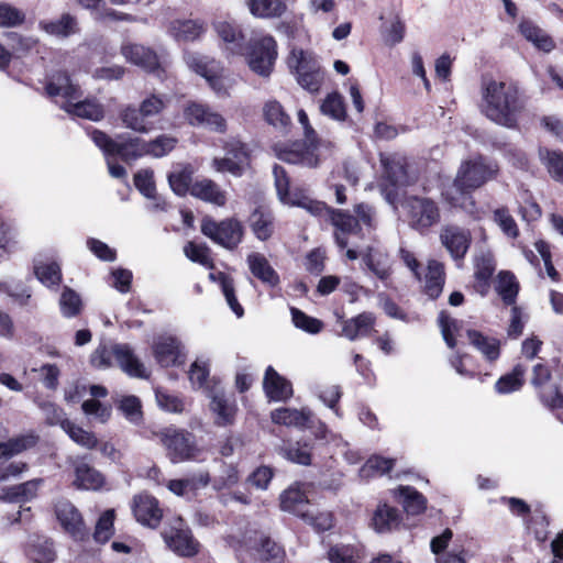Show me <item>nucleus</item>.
<instances>
[{"mask_svg": "<svg viewBox=\"0 0 563 563\" xmlns=\"http://www.w3.org/2000/svg\"><path fill=\"white\" fill-rule=\"evenodd\" d=\"M288 67L297 76L320 69L317 57L307 51L292 48L288 57Z\"/></svg>", "mask_w": 563, "mask_h": 563, "instance_id": "473e14b6", "label": "nucleus"}, {"mask_svg": "<svg viewBox=\"0 0 563 563\" xmlns=\"http://www.w3.org/2000/svg\"><path fill=\"white\" fill-rule=\"evenodd\" d=\"M541 161L547 165L550 175L558 181L563 183V153L540 150Z\"/></svg>", "mask_w": 563, "mask_h": 563, "instance_id": "864d4df0", "label": "nucleus"}, {"mask_svg": "<svg viewBox=\"0 0 563 563\" xmlns=\"http://www.w3.org/2000/svg\"><path fill=\"white\" fill-rule=\"evenodd\" d=\"M90 135L93 143L106 156H119L122 161L130 163L146 155L145 141L141 137L135 136L117 141L99 130H92Z\"/></svg>", "mask_w": 563, "mask_h": 563, "instance_id": "423d86ee", "label": "nucleus"}, {"mask_svg": "<svg viewBox=\"0 0 563 563\" xmlns=\"http://www.w3.org/2000/svg\"><path fill=\"white\" fill-rule=\"evenodd\" d=\"M247 264L252 274L262 283L269 287L279 284V276L271 266L266 257L260 253H253L247 256Z\"/></svg>", "mask_w": 563, "mask_h": 563, "instance_id": "a878e982", "label": "nucleus"}, {"mask_svg": "<svg viewBox=\"0 0 563 563\" xmlns=\"http://www.w3.org/2000/svg\"><path fill=\"white\" fill-rule=\"evenodd\" d=\"M374 324V317L372 313H361L355 318L344 321L342 334L351 341L360 336L369 334Z\"/></svg>", "mask_w": 563, "mask_h": 563, "instance_id": "72a5a7b5", "label": "nucleus"}, {"mask_svg": "<svg viewBox=\"0 0 563 563\" xmlns=\"http://www.w3.org/2000/svg\"><path fill=\"white\" fill-rule=\"evenodd\" d=\"M398 494L401 498L400 503L408 515H419L426 509V498L415 488L401 486L398 489Z\"/></svg>", "mask_w": 563, "mask_h": 563, "instance_id": "79ce46f5", "label": "nucleus"}, {"mask_svg": "<svg viewBox=\"0 0 563 563\" xmlns=\"http://www.w3.org/2000/svg\"><path fill=\"white\" fill-rule=\"evenodd\" d=\"M393 465L394 460L375 455L369 457L361 467L360 476L362 478H369L376 475H384L393 468Z\"/></svg>", "mask_w": 563, "mask_h": 563, "instance_id": "3c124183", "label": "nucleus"}, {"mask_svg": "<svg viewBox=\"0 0 563 563\" xmlns=\"http://www.w3.org/2000/svg\"><path fill=\"white\" fill-rule=\"evenodd\" d=\"M210 409L216 415V423L227 426L232 423L236 412L235 400L231 396L219 393L212 397Z\"/></svg>", "mask_w": 563, "mask_h": 563, "instance_id": "c756f323", "label": "nucleus"}, {"mask_svg": "<svg viewBox=\"0 0 563 563\" xmlns=\"http://www.w3.org/2000/svg\"><path fill=\"white\" fill-rule=\"evenodd\" d=\"M38 26L46 34L60 38L69 37L78 32L77 19L69 13H64L54 21H41Z\"/></svg>", "mask_w": 563, "mask_h": 563, "instance_id": "393cba45", "label": "nucleus"}, {"mask_svg": "<svg viewBox=\"0 0 563 563\" xmlns=\"http://www.w3.org/2000/svg\"><path fill=\"white\" fill-rule=\"evenodd\" d=\"M111 356L128 375L137 378L147 377L144 365L126 344H115L111 351L106 346H99L91 354L90 362L97 368H107L111 365Z\"/></svg>", "mask_w": 563, "mask_h": 563, "instance_id": "7ed1b4c3", "label": "nucleus"}, {"mask_svg": "<svg viewBox=\"0 0 563 563\" xmlns=\"http://www.w3.org/2000/svg\"><path fill=\"white\" fill-rule=\"evenodd\" d=\"M331 224L334 227V239L340 249L349 245V236L357 235L361 231L358 220L342 210L333 209L328 211Z\"/></svg>", "mask_w": 563, "mask_h": 563, "instance_id": "dca6fc26", "label": "nucleus"}, {"mask_svg": "<svg viewBox=\"0 0 563 563\" xmlns=\"http://www.w3.org/2000/svg\"><path fill=\"white\" fill-rule=\"evenodd\" d=\"M170 34L176 41H195L202 33V27L191 20L174 21L170 25Z\"/></svg>", "mask_w": 563, "mask_h": 563, "instance_id": "a18cd8bd", "label": "nucleus"}, {"mask_svg": "<svg viewBox=\"0 0 563 563\" xmlns=\"http://www.w3.org/2000/svg\"><path fill=\"white\" fill-rule=\"evenodd\" d=\"M194 170L190 166H185L178 172H173L168 175V183L172 190L177 196H185L190 192L192 183Z\"/></svg>", "mask_w": 563, "mask_h": 563, "instance_id": "09e8293b", "label": "nucleus"}, {"mask_svg": "<svg viewBox=\"0 0 563 563\" xmlns=\"http://www.w3.org/2000/svg\"><path fill=\"white\" fill-rule=\"evenodd\" d=\"M177 143V139L170 135H159L151 142L145 141L146 155L162 157L168 154Z\"/></svg>", "mask_w": 563, "mask_h": 563, "instance_id": "680f3d73", "label": "nucleus"}, {"mask_svg": "<svg viewBox=\"0 0 563 563\" xmlns=\"http://www.w3.org/2000/svg\"><path fill=\"white\" fill-rule=\"evenodd\" d=\"M113 510H107L97 521L93 539L98 543H106L113 534Z\"/></svg>", "mask_w": 563, "mask_h": 563, "instance_id": "0e129e2a", "label": "nucleus"}, {"mask_svg": "<svg viewBox=\"0 0 563 563\" xmlns=\"http://www.w3.org/2000/svg\"><path fill=\"white\" fill-rule=\"evenodd\" d=\"M525 109V100L514 82L488 81L483 90V112L494 123L515 129Z\"/></svg>", "mask_w": 563, "mask_h": 563, "instance_id": "f03ea898", "label": "nucleus"}, {"mask_svg": "<svg viewBox=\"0 0 563 563\" xmlns=\"http://www.w3.org/2000/svg\"><path fill=\"white\" fill-rule=\"evenodd\" d=\"M43 479L35 478L25 483L0 487V499L9 503H24L33 499L42 485Z\"/></svg>", "mask_w": 563, "mask_h": 563, "instance_id": "412c9836", "label": "nucleus"}, {"mask_svg": "<svg viewBox=\"0 0 563 563\" xmlns=\"http://www.w3.org/2000/svg\"><path fill=\"white\" fill-rule=\"evenodd\" d=\"M190 195L205 202L223 207L227 203V192L214 180L209 178L198 179L192 183Z\"/></svg>", "mask_w": 563, "mask_h": 563, "instance_id": "aec40b11", "label": "nucleus"}, {"mask_svg": "<svg viewBox=\"0 0 563 563\" xmlns=\"http://www.w3.org/2000/svg\"><path fill=\"white\" fill-rule=\"evenodd\" d=\"M408 221L411 228L423 231L440 220V211L434 201L429 198L409 197L406 200Z\"/></svg>", "mask_w": 563, "mask_h": 563, "instance_id": "9d476101", "label": "nucleus"}, {"mask_svg": "<svg viewBox=\"0 0 563 563\" xmlns=\"http://www.w3.org/2000/svg\"><path fill=\"white\" fill-rule=\"evenodd\" d=\"M119 409L124 417L132 423H140L142 420V405L137 397L125 396L121 399Z\"/></svg>", "mask_w": 563, "mask_h": 563, "instance_id": "69168bd1", "label": "nucleus"}, {"mask_svg": "<svg viewBox=\"0 0 563 563\" xmlns=\"http://www.w3.org/2000/svg\"><path fill=\"white\" fill-rule=\"evenodd\" d=\"M519 31L539 51L550 53L555 47L552 37L530 21H522L519 24Z\"/></svg>", "mask_w": 563, "mask_h": 563, "instance_id": "c85d7f7f", "label": "nucleus"}, {"mask_svg": "<svg viewBox=\"0 0 563 563\" xmlns=\"http://www.w3.org/2000/svg\"><path fill=\"white\" fill-rule=\"evenodd\" d=\"M132 510L137 522L152 529L157 528L163 518L158 500L145 493L134 496Z\"/></svg>", "mask_w": 563, "mask_h": 563, "instance_id": "4468645a", "label": "nucleus"}, {"mask_svg": "<svg viewBox=\"0 0 563 563\" xmlns=\"http://www.w3.org/2000/svg\"><path fill=\"white\" fill-rule=\"evenodd\" d=\"M46 91L51 97L62 96L66 101H75L81 96L79 87L73 84L69 76L63 71L52 76L46 85Z\"/></svg>", "mask_w": 563, "mask_h": 563, "instance_id": "4be33fe9", "label": "nucleus"}, {"mask_svg": "<svg viewBox=\"0 0 563 563\" xmlns=\"http://www.w3.org/2000/svg\"><path fill=\"white\" fill-rule=\"evenodd\" d=\"M320 110L324 115H329L335 120H344L346 114L343 99L336 92L328 95L323 100Z\"/></svg>", "mask_w": 563, "mask_h": 563, "instance_id": "e2e57ef3", "label": "nucleus"}, {"mask_svg": "<svg viewBox=\"0 0 563 563\" xmlns=\"http://www.w3.org/2000/svg\"><path fill=\"white\" fill-rule=\"evenodd\" d=\"M291 313V320L296 328L310 333V334H317L319 333L322 328L323 323L321 320L310 317L306 314L303 311L299 310L298 308H290Z\"/></svg>", "mask_w": 563, "mask_h": 563, "instance_id": "603ef678", "label": "nucleus"}, {"mask_svg": "<svg viewBox=\"0 0 563 563\" xmlns=\"http://www.w3.org/2000/svg\"><path fill=\"white\" fill-rule=\"evenodd\" d=\"M444 279L445 275L443 265L434 260L429 261L426 274L424 291L430 298L435 299L441 295Z\"/></svg>", "mask_w": 563, "mask_h": 563, "instance_id": "e433bc0d", "label": "nucleus"}, {"mask_svg": "<svg viewBox=\"0 0 563 563\" xmlns=\"http://www.w3.org/2000/svg\"><path fill=\"white\" fill-rule=\"evenodd\" d=\"M380 163L384 167L386 179L393 188L384 186L382 192L389 203H394L397 198L396 187L408 186L415 181L407 170L406 159L397 155L380 154Z\"/></svg>", "mask_w": 563, "mask_h": 563, "instance_id": "1a4fd4ad", "label": "nucleus"}, {"mask_svg": "<svg viewBox=\"0 0 563 563\" xmlns=\"http://www.w3.org/2000/svg\"><path fill=\"white\" fill-rule=\"evenodd\" d=\"M284 558V549L269 538H264L250 563H282Z\"/></svg>", "mask_w": 563, "mask_h": 563, "instance_id": "ea45409f", "label": "nucleus"}, {"mask_svg": "<svg viewBox=\"0 0 563 563\" xmlns=\"http://www.w3.org/2000/svg\"><path fill=\"white\" fill-rule=\"evenodd\" d=\"M498 165L486 157L478 155L461 163L455 178L451 185L443 189L442 196L453 207H459L479 218L472 191L481 188L498 174Z\"/></svg>", "mask_w": 563, "mask_h": 563, "instance_id": "f257e3e1", "label": "nucleus"}, {"mask_svg": "<svg viewBox=\"0 0 563 563\" xmlns=\"http://www.w3.org/2000/svg\"><path fill=\"white\" fill-rule=\"evenodd\" d=\"M474 276L476 279L486 283L494 274L496 264L489 252H479L474 260Z\"/></svg>", "mask_w": 563, "mask_h": 563, "instance_id": "5fc2aeb1", "label": "nucleus"}, {"mask_svg": "<svg viewBox=\"0 0 563 563\" xmlns=\"http://www.w3.org/2000/svg\"><path fill=\"white\" fill-rule=\"evenodd\" d=\"M60 427L78 445L89 450L96 448L98 440L92 432L84 430L68 419L63 420Z\"/></svg>", "mask_w": 563, "mask_h": 563, "instance_id": "37998d69", "label": "nucleus"}, {"mask_svg": "<svg viewBox=\"0 0 563 563\" xmlns=\"http://www.w3.org/2000/svg\"><path fill=\"white\" fill-rule=\"evenodd\" d=\"M467 338L487 360L494 361L499 356V342L496 339L485 336L476 330H468Z\"/></svg>", "mask_w": 563, "mask_h": 563, "instance_id": "a19ab883", "label": "nucleus"}, {"mask_svg": "<svg viewBox=\"0 0 563 563\" xmlns=\"http://www.w3.org/2000/svg\"><path fill=\"white\" fill-rule=\"evenodd\" d=\"M161 534L168 549L176 554L180 556L197 554L198 542L192 538L189 528L180 517L169 519Z\"/></svg>", "mask_w": 563, "mask_h": 563, "instance_id": "0eeeda50", "label": "nucleus"}, {"mask_svg": "<svg viewBox=\"0 0 563 563\" xmlns=\"http://www.w3.org/2000/svg\"><path fill=\"white\" fill-rule=\"evenodd\" d=\"M166 106L167 99L164 96L152 93L140 103L139 108L126 106L122 109L120 118L128 129L147 133L152 129L147 120L161 114Z\"/></svg>", "mask_w": 563, "mask_h": 563, "instance_id": "39448f33", "label": "nucleus"}, {"mask_svg": "<svg viewBox=\"0 0 563 563\" xmlns=\"http://www.w3.org/2000/svg\"><path fill=\"white\" fill-rule=\"evenodd\" d=\"M526 373V367L521 364H518L514 367V369L501 376L495 385L497 393L499 394H509L516 390H519L523 385V377Z\"/></svg>", "mask_w": 563, "mask_h": 563, "instance_id": "c03bdc74", "label": "nucleus"}, {"mask_svg": "<svg viewBox=\"0 0 563 563\" xmlns=\"http://www.w3.org/2000/svg\"><path fill=\"white\" fill-rule=\"evenodd\" d=\"M243 54H245L246 63L253 73L268 78L278 56L277 43L272 35L253 38Z\"/></svg>", "mask_w": 563, "mask_h": 563, "instance_id": "20e7f679", "label": "nucleus"}, {"mask_svg": "<svg viewBox=\"0 0 563 563\" xmlns=\"http://www.w3.org/2000/svg\"><path fill=\"white\" fill-rule=\"evenodd\" d=\"M185 60L190 68L195 69L199 75L207 79L210 87L217 93H221L224 90L223 80L221 79V77L212 73L213 68L208 69V65L205 62L203 57L194 53H186Z\"/></svg>", "mask_w": 563, "mask_h": 563, "instance_id": "c9c22d12", "label": "nucleus"}, {"mask_svg": "<svg viewBox=\"0 0 563 563\" xmlns=\"http://www.w3.org/2000/svg\"><path fill=\"white\" fill-rule=\"evenodd\" d=\"M225 154L239 163L244 168H249L250 166V151L246 144L242 143L239 140H232L228 142L224 146Z\"/></svg>", "mask_w": 563, "mask_h": 563, "instance_id": "338daca9", "label": "nucleus"}, {"mask_svg": "<svg viewBox=\"0 0 563 563\" xmlns=\"http://www.w3.org/2000/svg\"><path fill=\"white\" fill-rule=\"evenodd\" d=\"M265 120L277 129H286L290 118L284 111L282 104L275 100L267 101L263 109Z\"/></svg>", "mask_w": 563, "mask_h": 563, "instance_id": "8fccbe9b", "label": "nucleus"}, {"mask_svg": "<svg viewBox=\"0 0 563 563\" xmlns=\"http://www.w3.org/2000/svg\"><path fill=\"white\" fill-rule=\"evenodd\" d=\"M157 435L168 451L172 462L177 463L192 455L194 441L190 433L175 428H166Z\"/></svg>", "mask_w": 563, "mask_h": 563, "instance_id": "f8f14e48", "label": "nucleus"}, {"mask_svg": "<svg viewBox=\"0 0 563 563\" xmlns=\"http://www.w3.org/2000/svg\"><path fill=\"white\" fill-rule=\"evenodd\" d=\"M280 507L285 511L292 512L297 516H302L308 507V500L305 495L298 489H287L280 495Z\"/></svg>", "mask_w": 563, "mask_h": 563, "instance_id": "49530a36", "label": "nucleus"}, {"mask_svg": "<svg viewBox=\"0 0 563 563\" xmlns=\"http://www.w3.org/2000/svg\"><path fill=\"white\" fill-rule=\"evenodd\" d=\"M319 144L309 145L306 150L284 148L278 152V158L288 164L302 165L306 167H316L319 163Z\"/></svg>", "mask_w": 563, "mask_h": 563, "instance_id": "cd10ccee", "label": "nucleus"}, {"mask_svg": "<svg viewBox=\"0 0 563 563\" xmlns=\"http://www.w3.org/2000/svg\"><path fill=\"white\" fill-rule=\"evenodd\" d=\"M34 269L37 279L47 287L57 286L62 280L60 268L56 263L37 264Z\"/></svg>", "mask_w": 563, "mask_h": 563, "instance_id": "052dcab7", "label": "nucleus"}, {"mask_svg": "<svg viewBox=\"0 0 563 563\" xmlns=\"http://www.w3.org/2000/svg\"><path fill=\"white\" fill-rule=\"evenodd\" d=\"M496 290L506 305L515 303L519 290L515 276L509 272H500Z\"/></svg>", "mask_w": 563, "mask_h": 563, "instance_id": "de8ad7c7", "label": "nucleus"}, {"mask_svg": "<svg viewBox=\"0 0 563 563\" xmlns=\"http://www.w3.org/2000/svg\"><path fill=\"white\" fill-rule=\"evenodd\" d=\"M494 221L507 236L512 239L518 236L519 230L517 223L507 209H496L494 211Z\"/></svg>", "mask_w": 563, "mask_h": 563, "instance_id": "774afa93", "label": "nucleus"}, {"mask_svg": "<svg viewBox=\"0 0 563 563\" xmlns=\"http://www.w3.org/2000/svg\"><path fill=\"white\" fill-rule=\"evenodd\" d=\"M400 522L398 510L387 505L378 506L373 516V528L378 533L390 532Z\"/></svg>", "mask_w": 563, "mask_h": 563, "instance_id": "58836bf2", "label": "nucleus"}, {"mask_svg": "<svg viewBox=\"0 0 563 563\" xmlns=\"http://www.w3.org/2000/svg\"><path fill=\"white\" fill-rule=\"evenodd\" d=\"M55 514L63 529L75 540H84L88 536L81 515L71 503L58 500Z\"/></svg>", "mask_w": 563, "mask_h": 563, "instance_id": "ddd939ff", "label": "nucleus"}, {"mask_svg": "<svg viewBox=\"0 0 563 563\" xmlns=\"http://www.w3.org/2000/svg\"><path fill=\"white\" fill-rule=\"evenodd\" d=\"M264 389L273 400H285L292 395L291 385L283 378L272 366H268L264 377Z\"/></svg>", "mask_w": 563, "mask_h": 563, "instance_id": "5701e85b", "label": "nucleus"}, {"mask_svg": "<svg viewBox=\"0 0 563 563\" xmlns=\"http://www.w3.org/2000/svg\"><path fill=\"white\" fill-rule=\"evenodd\" d=\"M214 31L225 44L227 51L234 55H243L244 35L240 26L233 22L220 20L213 23Z\"/></svg>", "mask_w": 563, "mask_h": 563, "instance_id": "6ab92c4d", "label": "nucleus"}, {"mask_svg": "<svg viewBox=\"0 0 563 563\" xmlns=\"http://www.w3.org/2000/svg\"><path fill=\"white\" fill-rule=\"evenodd\" d=\"M153 354L164 367L176 366L185 361L181 343L173 335L158 336L153 344Z\"/></svg>", "mask_w": 563, "mask_h": 563, "instance_id": "2eb2a0df", "label": "nucleus"}, {"mask_svg": "<svg viewBox=\"0 0 563 563\" xmlns=\"http://www.w3.org/2000/svg\"><path fill=\"white\" fill-rule=\"evenodd\" d=\"M121 54L129 63L146 71H155L159 67L157 54L141 44L125 43L121 46Z\"/></svg>", "mask_w": 563, "mask_h": 563, "instance_id": "a211bd4d", "label": "nucleus"}, {"mask_svg": "<svg viewBox=\"0 0 563 563\" xmlns=\"http://www.w3.org/2000/svg\"><path fill=\"white\" fill-rule=\"evenodd\" d=\"M134 186L147 199H158L154 183V173L151 169H141L134 175Z\"/></svg>", "mask_w": 563, "mask_h": 563, "instance_id": "4d7b16f0", "label": "nucleus"}, {"mask_svg": "<svg viewBox=\"0 0 563 563\" xmlns=\"http://www.w3.org/2000/svg\"><path fill=\"white\" fill-rule=\"evenodd\" d=\"M38 435L34 432H29L14 438L9 439L7 442L0 443V460L10 459L25 450H29L36 445Z\"/></svg>", "mask_w": 563, "mask_h": 563, "instance_id": "7c9ffc66", "label": "nucleus"}, {"mask_svg": "<svg viewBox=\"0 0 563 563\" xmlns=\"http://www.w3.org/2000/svg\"><path fill=\"white\" fill-rule=\"evenodd\" d=\"M60 311L64 317H76L81 310V299L73 289L65 287L59 298Z\"/></svg>", "mask_w": 563, "mask_h": 563, "instance_id": "13d9d810", "label": "nucleus"}, {"mask_svg": "<svg viewBox=\"0 0 563 563\" xmlns=\"http://www.w3.org/2000/svg\"><path fill=\"white\" fill-rule=\"evenodd\" d=\"M311 417V412L308 409H295V408H279L272 412V420L274 423L284 424L287 427H305Z\"/></svg>", "mask_w": 563, "mask_h": 563, "instance_id": "2f4dec72", "label": "nucleus"}, {"mask_svg": "<svg viewBox=\"0 0 563 563\" xmlns=\"http://www.w3.org/2000/svg\"><path fill=\"white\" fill-rule=\"evenodd\" d=\"M26 554L34 563H52L56 559L53 542L36 534L29 538Z\"/></svg>", "mask_w": 563, "mask_h": 563, "instance_id": "b1692460", "label": "nucleus"}, {"mask_svg": "<svg viewBox=\"0 0 563 563\" xmlns=\"http://www.w3.org/2000/svg\"><path fill=\"white\" fill-rule=\"evenodd\" d=\"M273 174L279 200L283 203L289 205L291 200H294V198L297 196V194H294L289 190V178L286 170L282 166L275 165L273 168Z\"/></svg>", "mask_w": 563, "mask_h": 563, "instance_id": "bf43d9fd", "label": "nucleus"}, {"mask_svg": "<svg viewBox=\"0 0 563 563\" xmlns=\"http://www.w3.org/2000/svg\"><path fill=\"white\" fill-rule=\"evenodd\" d=\"M251 227L260 240H267L273 232V222L269 213L255 210L251 216Z\"/></svg>", "mask_w": 563, "mask_h": 563, "instance_id": "6e6d98bb", "label": "nucleus"}, {"mask_svg": "<svg viewBox=\"0 0 563 563\" xmlns=\"http://www.w3.org/2000/svg\"><path fill=\"white\" fill-rule=\"evenodd\" d=\"M251 13L261 19L279 18L286 11L283 0H247Z\"/></svg>", "mask_w": 563, "mask_h": 563, "instance_id": "4c0bfd02", "label": "nucleus"}, {"mask_svg": "<svg viewBox=\"0 0 563 563\" xmlns=\"http://www.w3.org/2000/svg\"><path fill=\"white\" fill-rule=\"evenodd\" d=\"M62 108L70 114H75L91 121H99L104 117L102 106L92 100L77 102L66 101L64 104H62Z\"/></svg>", "mask_w": 563, "mask_h": 563, "instance_id": "f704fd0d", "label": "nucleus"}, {"mask_svg": "<svg viewBox=\"0 0 563 563\" xmlns=\"http://www.w3.org/2000/svg\"><path fill=\"white\" fill-rule=\"evenodd\" d=\"M74 465L76 476L74 484L78 488L97 490L103 485L102 474L91 465L85 461H76Z\"/></svg>", "mask_w": 563, "mask_h": 563, "instance_id": "bb28decb", "label": "nucleus"}, {"mask_svg": "<svg viewBox=\"0 0 563 563\" xmlns=\"http://www.w3.org/2000/svg\"><path fill=\"white\" fill-rule=\"evenodd\" d=\"M184 118L192 126L223 133L227 129L224 118L208 106L190 101L184 108Z\"/></svg>", "mask_w": 563, "mask_h": 563, "instance_id": "9b49d317", "label": "nucleus"}, {"mask_svg": "<svg viewBox=\"0 0 563 563\" xmlns=\"http://www.w3.org/2000/svg\"><path fill=\"white\" fill-rule=\"evenodd\" d=\"M440 239L454 260L463 258L471 243L470 232L455 225L445 227L441 231Z\"/></svg>", "mask_w": 563, "mask_h": 563, "instance_id": "f3484780", "label": "nucleus"}, {"mask_svg": "<svg viewBox=\"0 0 563 563\" xmlns=\"http://www.w3.org/2000/svg\"><path fill=\"white\" fill-rule=\"evenodd\" d=\"M201 232L213 242L230 250L236 247L243 236V228L234 219L217 222L211 218H205L201 222Z\"/></svg>", "mask_w": 563, "mask_h": 563, "instance_id": "6e6552de", "label": "nucleus"}]
</instances>
